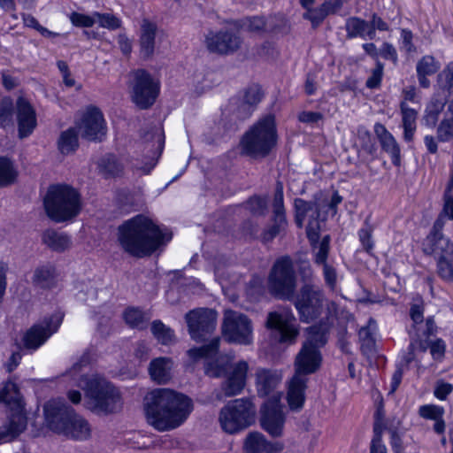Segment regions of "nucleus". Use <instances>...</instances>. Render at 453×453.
Segmentation results:
<instances>
[{
  "label": "nucleus",
  "mask_w": 453,
  "mask_h": 453,
  "mask_svg": "<svg viewBox=\"0 0 453 453\" xmlns=\"http://www.w3.org/2000/svg\"><path fill=\"white\" fill-rule=\"evenodd\" d=\"M345 28L349 38L361 37L372 40L376 36V33L370 29L369 22L357 17L349 18Z\"/></svg>",
  "instance_id": "nucleus-36"
},
{
  "label": "nucleus",
  "mask_w": 453,
  "mask_h": 453,
  "mask_svg": "<svg viewBox=\"0 0 453 453\" xmlns=\"http://www.w3.org/2000/svg\"><path fill=\"white\" fill-rule=\"evenodd\" d=\"M255 408L250 399L238 398L228 402L219 417L221 428L228 434L245 429L253 421Z\"/></svg>",
  "instance_id": "nucleus-9"
},
{
  "label": "nucleus",
  "mask_w": 453,
  "mask_h": 453,
  "mask_svg": "<svg viewBox=\"0 0 453 453\" xmlns=\"http://www.w3.org/2000/svg\"><path fill=\"white\" fill-rule=\"evenodd\" d=\"M319 222L311 221L306 227L307 237L311 242L313 251L314 263L318 265L327 264V257L330 250V236L325 235L320 242L319 237Z\"/></svg>",
  "instance_id": "nucleus-25"
},
{
  "label": "nucleus",
  "mask_w": 453,
  "mask_h": 453,
  "mask_svg": "<svg viewBox=\"0 0 453 453\" xmlns=\"http://www.w3.org/2000/svg\"><path fill=\"white\" fill-rule=\"evenodd\" d=\"M132 99L141 109H148L159 94V83L143 69L132 73Z\"/></svg>",
  "instance_id": "nucleus-11"
},
{
  "label": "nucleus",
  "mask_w": 453,
  "mask_h": 453,
  "mask_svg": "<svg viewBox=\"0 0 453 453\" xmlns=\"http://www.w3.org/2000/svg\"><path fill=\"white\" fill-rule=\"evenodd\" d=\"M173 360L170 357H161L154 358L149 365V373L153 381L157 384H165L172 379Z\"/></svg>",
  "instance_id": "nucleus-32"
},
{
  "label": "nucleus",
  "mask_w": 453,
  "mask_h": 453,
  "mask_svg": "<svg viewBox=\"0 0 453 453\" xmlns=\"http://www.w3.org/2000/svg\"><path fill=\"white\" fill-rule=\"evenodd\" d=\"M383 75V64L377 61L376 66L372 71L371 76L366 81V87L369 88H375L380 85Z\"/></svg>",
  "instance_id": "nucleus-59"
},
{
  "label": "nucleus",
  "mask_w": 453,
  "mask_h": 453,
  "mask_svg": "<svg viewBox=\"0 0 453 453\" xmlns=\"http://www.w3.org/2000/svg\"><path fill=\"white\" fill-rule=\"evenodd\" d=\"M27 425L18 386L12 381L0 391V443L15 440Z\"/></svg>",
  "instance_id": "nucleus-3"
},
{
  "label": "nucleus",
  "mask_w": 453,
  "mask_h": 453,
  "mask_svg": "<svg viewBox=\"0 0 453 453\" xmlns=\"http://www.w3.org/2000/svg\"><path fill=\"white\" fill-rule=\"evenodd\" d=\"M143 142L146 143L148 155L146 157L148 161L142 165L137 162L133 166L140 170L142 173L148 174L155 167L157 158L159 157L163 146H164V134L160 127H151L150 131L146 132L142 136Z\"/></svg>",
  "instance_id": "nucleus-19"
},
{
  "label": "nucleus",
  "mask_w": 453,
  "mask_h": 453,
  "mask_svg": "<svg viewBox=\"0 0 453 453\" xmlns=\"http://www.w3.org/2000/svg\"><path fill=\"white\" fill-rule=\"evenodd\" d=\"M267 285L270 294L278 299L290 300L294 296L296 277L290 257L284 256L275 261Z\"/></svg>",
  "instance_id": "nucleus-8"
},
{
  "label": "nucleus",
  "mask_w": 453,
  "mask_h": 453,
  "mask_svg": "<svg viewBox=\"0 0 453 453\" xmlns=\"http://www.w3.org/2000/svg\"><path fill=\"white\" fill-rule=\"evenodd\" d=\"M18 176V172L13 163L5 157H0V186L4 187L12 184Z\"/></svg>",
  "instance_id": "nucleus-44"
},
{
  "label": "nucleus",
  "mask_w": 453,
  "mask_h": 453,
  "mask_svg": "<svg viewBox=\"0 0 453 453\" xmlns=\"http://www.w3.org/2000/svg\"><path fill=\"white\" fill-rule=\"evenodd\" d=\"M13 103L10 97H3L0 100V125L6 127L12 123Z\"/></svg>",
  "instance_id": "nucleus-49"
},
{
  "label": "nucleus",
  "mask_w": 453,
  "mask_h": 453,
  "mask_svg": "<svg viewBox=\"0 0 453 453\" xmlns=\"http://www.w3.org/2000/svg\"><path fill=\"white\" fill-rule=\"evenodd\" d=\"M231 104L234 107L233 111L239 119H245L249 118L255 110L242 98L233 99Z\"/></svg>",
  "instance_id": "nucleus-53"
},
{
  "label": "nucleus",
  "mask_w": 453,
  "mask_h": 453,
  "mask_svg": "<svg viewBox=\"0 0 453 453\" xmlns=\"http://www.w3.org/2000/svg\"><path fill=\"white\" fill-rule=\"evenodd\" d=\"M438 273L446 280L453 278V257L449 260L446 257H439L437 259Z\"/></svg>",
  "instance_id": "nucleus-57"
},
{
  "label": "nucleus",
  "mask_w": 453,
  "mask_h": 453,
  "mask_svg": "<svg viewBox=\"0 0 453 453\" xmlns=\"http://www.w3.org/2000/svg\"><path fill=\"white\" fill-rule=\"evenodd\" d=\"M294 206L296 211L295 220L298 227H303L306 217L310 218L309 223L311 221H318L319 208L315 202L296 198L295 199Z\"/></svg>",
  "instance_id": "nucleus-35"
},
{
  "label": "nucleus",
  "mask_w": 453,
  "mask_h": 453,
  "mask_svg": "<svg viewBox=\"0 0 453 453\" xmlns=\"http://www.w3.org/2000/svg\"><path fill=\"white\" fill-rule=\"evenodd\" d=\"M376 331V321L372 319H370L367 325L361 327L358 332V337L361 342V350L365 355H370L375 351L374 335Z\"/></svg>",
  "instance_id": "nucleus-38"
},
{
  "label": "nucleus",
  "mask_w": 453,
  "mask_h": 453,
  "mask_svg": "<svg viewBox=\"0 0 453 453\" xmlns=\"http://www.w3.org/2000/svg\"><path fill=\"white\" fill-rule=\"evenodd\" d=\"M419 415L426 419L434 420V430L437 434H442L445 430V422L442 419L444 410L436 405H422L418 410Z\"/></svg>",
  "instance_id": "nucleus-41"
},
{
  "label": "nucleus",
  "mask_w": 453,
  "mask_h": 453,
  "mask_svg": "<svg viewBox=\"0 0 453 453\" xmlns=\"http://www.w3.org/2000/svg\"><path fill=\"white\" fill-rule=\"evenodd\" d=\"M409 334L411 335V341L408 347V353L403 357V362L405 365H408L411 362L414 360V350L416 349L417 344H419V347L423 351H425L426 349V347L421 342L418 341L417 334H413L411 330L409 331Z\"/></svg>",
  "instance_id": "nucleus-60"
},
{
  "label": "nucleus",
  "mask_w": 453,
  "mask_h": 453,
  "mask_svg": "<svg viewBox=\"0 0 453 453\" xmlns=\"http://www.w3.org/2000/svg\"><path fill=\"white\" fill-rule=\"evenodd\" d=\"M379 54L385 59H388L396 63L397 61V53L395 48L388 43L384 42L379 50Z\"/></svg>",
  "instance_id": "nucleus-64"
},
{
  "label": "nucleus",
  "mask_w": 453,
  "mask_h": 453,
  "mask_svg": "<svg viewBox=\"0 0 453 453\" xmlns=\"http://www.w3.org/2000/svg\"><path fill=\"white\" fill-rule=\"evenodd\" d=\"M417 73L433 75L440 69V64L433 56H424L417 64Z\"/></svg>",
  "instance_id": "nucleus-47"
},
{
  "label": "nucleus",
  "mask_w": 453,
  "mask_h": 453,
  "mask_svg": "<svg viewBox=\"0 0 453 453\" xmlns=\"http://www.w3.org/2000/svg\"><path fill=\"white\" fill-rule=\"evenodd\" d=\"M242 27L249 32L259 33L265 30V21L262 17L247 18L243 20Z\"/></svg>",
  "instance_id": "nucleus-58"
},
{
  "label": "nucleus",
  "mask_w": 453,
  "mask_h": 453,
  "mask_svg": "<svg viewBox=\"0 0 453 453\" xmlns=\"http://www.w3.org/2000/svg\"><path fill=\"white\" fill-rule=\"evenodd\" d=\"M79 387L85 391V406L96 414H114L121 411L123 399L119 390L104 378L93 374L82 377Z\"/></svg>",
  "instance_id": "nucleus-5"
},
{
  "label": "nucleus",
  "mask_w": 453,
  "mask_h": 453,
  "mask_svg": "<svg viewBox=\"0 0 453 453\" xmlns=\"http://www.w3.org/2000/svg\"><path fill=\"white\" fill-rule=\"evenodd\" d=\"M220 339L216 337L212 339L209 344L200 348H193L188 350V354L194 359L202 357L207 358L204 365L205 374L212 378H219L225 376L228 370V358L220 356L216 359H211L215 357L219 350Z\"/></svg>",
  "instance_id": "nucleus-13"
},
{
  "label": "nucleus",
  "mask_w": 453,
  "mask_h": 453,
  "mask_svg": "<svg viewBox=\"0 0 453 453\" xmlns=\"http://www.w3.org/2000/svg\"><path fill=\"white\" fill-rule=\"evenodd\" d=\"M157 30L155 23L143 19L140 35V51L143 58H150L154 53Z\"/></svg>",
  "instance_id": "nucleus-33"
},
{
  "label": "nucleus",
  "mask_w": 453,
  "mask_h": 453,
  "mask_svg": "<svg viewBox=\"0 0 453 453\" xmlns=\"http://www.w3.org/2000/svg\"><path fill=\"white\" fill-rule=\"evenodd\" d=\"M280 395H273L261 409L260 424L262 428L273 437L282 435L285 418L280 405Z\"/></svg>",
  "instance_id": "nucleus-17"
},
{
  "label": "nucleus",
  "mask_w": 453,
  "mask_h": 453,
  "mask_svg": "<svg viewBox=\"0 0 453 453\" xmlns=\"http://www.w3.org/2000/svg\"><path fill=\"white\" fill-rule=\"evenodd\" d=\"M191 338L203 341L216 328L217 312L211 309L200 308L188 312L185 316Z\"/></svg>",
  "instance_id": "nucleus-15"
},
{
  "label": "nucleus",
  "mask_w": 453,
  "mask_h": 453,
  "mask_svg": "<svg viewBox=\"0 0 453 453\" xmlns=\"http://www.w3.org/2000/svg\"><path fill=\"white\" fill-rule=\"evenodd\" d=\"M402 123L403 127V139L405 142H411L417 129L418 111L407 104L405 101L400 103Z\"/></svg>",
  "instance_id": "nucleus-37"
},
{
  "label": "nucleus",
  "mask_w": 453,
  "mask_h": 453,
  "mask_svg": "<svg viewBox=\"0 0 453 453\" xmlns=\"http://www.w3.org/2000/svg\"><path fill=\"white\" fill-rule=\"evenodd\" d=\"M98 168L105 177H111L117 176L122 172L123 165L114 155L108 154L100 159Z\"/></svg>",
  "instance_id": "nucleus-43"
},
{
  "label": "nucleus",
  "mask_w": 453,
  "mask_h": 453,
  "mask_svg": "<svg viewBox=\"0 0 453 453\" xmlns=\"http://www.w3.org/2000/svg\"><path fill=\"white\" fill-rule=\"evenodd\" d=\"M95 16L96 22H98L99 26L104 28L115 30L121 26L120 19L111 13H99L95 12Z\"/></svg>",
  "instance_id": "nucleus-50"
},
{
  "label": "nucleus",
  "mask_w": 453,
  "mask_h": 453,
  "mask_svg": "<svg viewBox=\"0 0 453 453\" xmlns=\"http://www.w3.org/2000/svg\"><path fill=\"white\" fill-rule=\"evenodd\" d=\"M282 449V445L278 442L269 441L259 432H250L243 441V453H278Z\"/></svg>",
  "instance_id": "nucleus-28"
},
{
  "label": "nucleus",
  "mask_w": 453,
  "mask_h": 453,
  "mask_svg": "<svg viewBox=\"0 0 453 453\" xmlns=\"http://www.w3.org/2000/svg\"><path fill=\"white\" fill-rule=\"evenodd\" d=\"M72 24L78 27H91L96 23L95 12L92 15L73 12L69 16Z\"/></svg>",
  "instance_id": "nucleus-52"
},
{
  "label": "nucleus",
  "mask_w": 453,
  "mask_h": 453,
  "mask_svg": "<svg viewBox=\"0 0 453 453\" xmlns=\"http://www.w3.org/2000/svg\"><path fill=\"white\" fill-rule=\"evenodd\" d=\"M273 207V225L264 230L262 234V240L264 242L273 241L278 234L285 231L288 225L283 203V191L281 188L277 189L275 192Z\"/></svg>",
  "instance_id": "nucleus-24"
},
{
  "label": "nucleus",
  "mask_w": 453,
  "mask_h": 453,
  "mask_svg": "<svg viewBox=\"0 0 453 453\" xmlns=\"http://www.w3.org/2000/svg\"><path fill=\"white\" fill-rule=\"evenodd\" d=\"M374 132L379 138L382 150L390 155L392 163L395 165H399L401 163V150L393 134L380 123L375 124Z\"/></svg>",
  "instance_id": "nucleus-30"
},
{
  "label": "nucleus",
  "mask_w": 453,
  "mask_h": 453,
  "mask_svg": "<svg viewBox=\"0 0 453 453\" xmlns=\"http://www.w3.org/2000/svg\"><path fill=\"white\" fill-rule=\"evenodd\" d=\"M329 328V325L324 321L308 327L306 329V340L303 344L319 350L327 342Z\"/></svg>",
  "instance_id": "nucleus-34"
},
{
  "label": "nucleus",
  "mask_w": 453,
  "mask_h": 453,
  "mask_svg": "<svg viewBox=\"0 0 453 453\" xmlns=\"http://www.w3.org/2000/svg\"><path fill=\"white\" fill-rule=\"evenodd\" d=\"M262 97L263 92L261 88L257 85H254L246 89L242 99L255 109L257 104L262 100Z\"/></svg>",
  "instance_id": "nucleus-55"
},
{
  "label": "nucleus",
  "mask_w": 453,
  "mask_h": 453,
  "mask_svg": "<svg viewBox=\"0 0 453 453\" xmlns=\"http://www.w3.org/2000/svg\"><path fill=\"white\" fill-rule=\"evenodd\" d=\"M370 453H388L387 448L382 442V426L379 421H376L373 426Z\"/></svg>",
  "instance_id": "nucleus-48"
},
{
  "label": "nucleus",
  "mask_w": 453,
  "mask_h": 453,
  "mask_svg": "<svg viewBox=\"0 0 453 453\" xmlns=\"http://www.w3.org/2000/svg\"><path fill=\"white\" fill-rule=\"evenodd\" d=\"M79 147L78 131L70 127L61 132L58 140V149L63 155L73 153Z\"/></svg>",
  "instance_id": "nucleus-40"
},
{
  "label": "nucleus",
  "mask_w": 453,
  "mask_h": 453,
  "mask_svg": "<svg viewBox=\"0 0 453 453\" xmlns=\"http://www.w3.org/2000/svg\"><path fill=\"white\" fill-rule=\"evenodd\" d=\"M151 332L154 337L162 344L167 345L173 342L174 334L173 330L163 324L160 320L153 321Z\"/></svg>",
  "instance_id": "nucleus-46"
},
{
  "label": "nucleus",
  "mask_w": 453,
  "mask_h": 453,
  "mask_svg": "<svg viewBox=\"0 0 453 453\" xmlns=\"http://www.w3.org/2000/svg\"><path fill=\"white\" fill-rule=\"evenodd\" d=\"M249 364L244 360L231 365L226 372V380L221 388L226 396L239 395L246 385Z\"/></svg>",
  "instance_id": "nucleus-21"
},
{
  "label": "nucleus",
  "mask_w": 453,
  "mask_h": 453,
  "mask_svg": "<svg viewBox=\"0 0 453 453\" xmlns=\"http://www.w3.org/2000/svg\"><path fill=\"white\" fill-rule=\"evenodd\" d=\"M277 139L274 116L266 115L242 135L240 142L242 154L252 158H264L275 148Z\"/></svg>",
  "instance_id": "nucleus-6"
},
{
  "label": "nucleus",
  "mask_w": 453,
  "mask_h": 453,
  "mask_svg": "<svg viewBox=\"0 0 453 453\" xmlns=\"http://www.w3.org/2000/svg\"><path fill=\"white\" fill-rule=\"evenodd\" d=\"M62 314L55 313L35 324L24 335L25 347L32 349H38L57 332L62 323Z\"/></svg>",
  "instance_id": "nucleus-16"
},
{
  "label": "nucleus",
  "mask_w": 453,
  "mask_h": 453,
  "mask_svg": "<svg viewBox=\"0 0 453 453\" xmlns=\"http://www.w3.org/2000/svg\"><path fill=\"white\" fill-rule=\"evenodd\" d=\"M245 206L253 215H264L266 211L267 203L265 198L254 196L246 202Z\"/></svg>",
  "instance_id": "nucleus-56"
},
{
  "label": "nucleus",
  "mask_w": 453,
  "mask_h": 453,
  "mask_svg": "<svg viewBox=\"0 0 453 453\" xmlns=\"http://www.w3.org/2000/svg\"><path fill=\"white\" fill-rule=\"evenodd\" d=\"M252 322L243 313L227 310L224 313L222 334L228 342L249 345L252 342Z\"/></svg>",
  "instance_id": "nucleus-10"
},
{
  "label": "nucleus",
  "mask_w": 453,
  "mask_h": 453,
  "mask_svg": "<svg viewBox=\"0 0 453 453\" xmlns=\"http://www.w3.org/2000/svg\"><path fill=\"white\" fill-rule=\"evenodd\" d=\"M308 378L293 375L288 383L287 399L291 410H300L305 400V389Z\"/></svg>",
  "instance_id": "nucleus-31"
},
{
  "label": "nucleus",
  "mask_w": 453,
  "mask_h": 453,
  "mask_svg": "<svg viewBox=\"0 0 453 453\" xmlns=\"http://www.w3.org/2000/svg\"><path fill=\"white\" fill-rule=\"evenodd\" d=\"M242 42L240 35L233 30L210 32L205 38L207 49L219 54L234 53L240 49Z\"/></svg>",
  "instance_id": "nucleus-20"
},
{
  "label": "nucleus",
  "mask_w": 453,
  "mask_h": 453,
  "mask_svg": "<svg viewBox=\"0 0 453 453\" xmlns=\"http://www.w3.org/2000/svg\"><path fill=\"white\" fill-rule=\"evenodd\" d=\"M321 362L322 356L319 349L303 344L295 358V375L308 378V375L316 372L319 369Z\"/></svg>",
  "instance_id": "nucleus-22"
},
{
  "label": "nucleus",
  "mask_w": 453,
  "mask_h": 453,
  "mask_svg": "<svg viewBox=\"0 0 453 453\" xmlns=\"http://www.w3.org/2000/svg\"><path fill=\"white\" fill-rule=\"evenodd\" d=\"M44 414L49 427L57 434L80 441L91 436L89 423L62 400L49 401Z\"/></svg>",
  "instance_id": "nucleus-4"
},
{
  "label": "nucleus",
  "mask_w": 453,
  "mask_h": 453,
  "mask_svg": "<svg viewBox=\"0 0 453 453\" xmlns=\"http://www.w3.org/2000/svg\"><path fill=\"white\" fill-rule=\"evenodd\" d=\"M325 296L317 286L305 284L295 302L301 321L309 323L319 318L323 311Z\"/></svg>",
  "instance_id": "nucleus-12"
},
{
  "label": "nucleus",
  "mask_w": 453,
  "mask_h": 453,
  "mask_svg": "<svg viewBox=\"0 0 453 453\" xmlns=\"http://www.w3.org/2000/svg\"><path fill=\"white\" fill-rule=\"evenodd\" d=\"M117 235L119 247L135 257L151 255L172 238L170 233L163 232L150 219L142 214L124 221L119 226Z\"/></svg>",
  "instance_id": "nucleus-2"
},
{
  "label": "nucleus",
  "mask_w": 453,
  "mask_h": 453,
  "mask_svg": "<svg viewBox=\"0 0 453 453\" xmlns=\"http://www.w3.org/2000/svg\"><path fill=\"white\" fill-rule=\"evenodd\" d=\"M445 218L453 220V195L449 193L444 194L443 208L437 219L445 222Z\"/></svg>",
  "instance_id": "nucleus-62"
},
{
  "label": "nucleus",
  "mask_w": 453,
  "mask_h": 453,
  "mask_svg": "<svg viewBox=\"0 0 453 453\" xmlns=\"http://www.w3.org/2000/svg\"><path fill=\"white\" fill-rule=\"evenodd\" d=\"M306 10V12L303 13V18L309 19L315 27L319 26L329 15L323 4L318 8H311V6Z\"/></svg>",
  "instance_id": "nucleus-54"
},
{
  "label": "nucleus",
  "mask_w": 453,
  "mask_h": 453,
  "mask_svg": "<svg viewBox=\"0 0 453 453\" xmlns=\"http://www.w3.org/2000/svg\"><path fill=\"white\" fill-rule=\"evenodd\" d=\"M255 388L259 397L276 395L278 387L282 380V374L276 369L257 367L254 373Z\"/></svg>",
  "instance_id": "nucleus-23"
},
{
  "label": "nucleus",
  "mask_w": 453,
  "mask_h": 453,
  "mask_svg": "<svg viewBox=\"0 0 453 453\" xmlns=\"http://www.w3.org/2000/svg\"><path fill=\"white\" fill-rule=\"evenodd\" d=\"M16 108L19 137L23 139L29 136L36 127V114L33 106L23 97L18 98Z\"/></svg>",
  "instance_id": "nucleus-26"
},
{
  "label": "nucleus",
  "mask_w": 453,
  "mask_h": 453,
  "mask_svg": "<svg viewBox=\"0 0 453 453\" xmlns=\"http://www.w3.org/2000/svg\"><path fill=\"white\" fill-rule=\"evenodd\" d=\"M194 409L188 395L169 388H157L144 397V411L148 423L160 432L179 427Z\"/></svg>",
  "instance_id": "nucleus-1"
},
{
  "label": "nucleus",
  "mask_w": 453,
  "mask_h": 453,
  "mask_svg": "<svg viewBox=\"0 0 453 453\" xmlns=\"http://www.w3.org/2000/svg\"><path fill=\"white\" fill-rule=\"evenodd\" d=\"M372 232L373 227L369 224L368 219H366L364 226L358 231V237L363 248L367 252H370L373 248V242L372 240Z\"/></svg>",
  "instance_id": "nucleus-51"
},
{
  "label": "nucleus",
  "mask_w": 453,
  "mask_h": 453,
  "mask_svg": "<svg viewBox=\"0 0 453 453\" xmlns=\"http://www.w3.org/2000/svg\"><path fill=\"white\" fill-rule=\"evenodd\" d=\"M47 215L56 222L76 217L81 208V196L76 189L65 184L50 186L44 198Z\"/></svg>",
  "instance_id": "nucleus-7"
},
{
  "label": "nucleus",
  "mask_w": 453,
  "mask_h": 453,
  "mask_svg": "<svg viewBox=\"0 0 453 453\" xmlns=\"http://www.w3.org/2000/svg\"><path fill=\"white\" fill-rule=\"evenodd\" d=\"M444 221L437 219L427 239L431 243L432 252L437 257H453V243L442 234Z\"/></svg>",
  "instance_id": "nucleus-27"
},
{
  "label": "nucleus",
  "mask_w": 453,
  "mask_h": 453,
  "mask_svg": "<svg viewBox=\"0 0 453 453\" xmlns=\"http://www.w3.org/2000/svg\"><path fill=\"white\" fill-rule=\"evenodd\" d=\"M77 128L81 137L88 141L101 142L106 134L103 113L96 107L88 108Z\"/></svg>",
  "instance_id": "nucleus-18"
},
{
  "label": "nucleus",
  "mask_w": 453,
  "mask_h": 453,
  "mask_svg": "<svg viewBox=\"0 0 453 453\" xmlns=\"http://www.w3.org/2000/svg\"><path fill=\"white\" fill-rule=\"evenodd\" d=\"M58 273L54 265L44 263L37 265L31 277V283L36 288L50 289L57 285Z\"/></svg>",
  "instance_id": "nucleus-29"
},
{
  "label": "nucleus",
  "mask_w": 453,
  "mask_h": 453,
  "mask_svg": "<svg viewBox=\"0 0 453 453\" xmlns=\"http://www.w3.org/2000/svg\"><path fill=\"white\" fill-rule=\"evenodd\" d=\"M437 139L439 142H449L453 139V104L448 105L444 118L437 127Z\"/></svg>",
  "instance_id": "nucleus-42"
},
{
  "label": "nucleus",
  "mask_w": 453,
  "mask_h": 453,
  "mask_svg": "<svg viewBox=\"0 0 453 453\" xmlns=\"http://www.w3.org/2000/svg\"><path fill=\"white\" fill-rule=\"evenodd\" d=\"M42 242L52 250L62 252L71 246L69 236L53 229L46 230L42 234Z\"/></svg>",
  "instance_id": "nucleus-39"
},
{
  "label": "nucleus",
  "mask_w": 453,
  "mask_h": 453,
  "mask_svg": "<svg viewBox=\"0 0 453 453\" xmlns=\"http://www.w3.org/2000/svg\"><path fill=\"white\" fill-rule=\"evenodd\" d=\"M323 266V276L326 284L331 288L334 289L337 283V273L335 268L329 265L325 264Z\"/></svg>",
  "instance_id": "nucleus-61"
},
{
  "label": "nucleus",
  "mask_w": 453,
  "mask_h": 453,
  "mask_svg": "<svg viewBox=\"0 0 453 453\" xmlns=\"http://www.w3.org/2000/svg\"><path fill=\"white\" fill-rule=\"evenodd\" d=\"M293 312L287 309L272 311L267 315L265 326L278 334L280 343L293 344L299 334V326Z\"/></svg>",
  "instance_id": "nucleus-14"
},
{
  "label": "nucleus",
  "mask_w": 453,
  "mask_h": 453,
  "mask_svg": "<svg viewBox=\"0 0 453 453\" xmlns=\"http://www.w3.org/2000/svg\"><path fill=\"white\" fill-rule=\"evenodd\" d=\"M123 316L126 323L129 326L140 330L146 327L147 319L141 310L136 308H128L126 310Z\"/></svg>",
  "instance_id": "nucleus-45"
},
{
  "label": "nucleus",
  "mask_w": 453,
  "mask_h": 453,
  "mask_svg": "<svg viewBox=\"0 0 453 453\" xmlns=\"http://www.w3.org/2000/svg\"><path fill=\"white\" fill-rule=\"evenodd\" d=\"M439 78L444 83L445 88L453 92V62L439 74Z\"/></svg>",
  "instance_id": "nucleus-63"
}]
</instances>
